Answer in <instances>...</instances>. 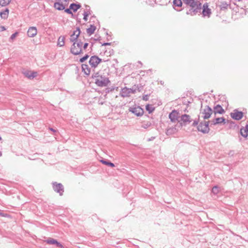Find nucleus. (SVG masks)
Segmentation results:
<instances>
[{
  "instance_id": "f257e3e1",
  "label": "nucleus",
  "mask_w": 248,
  "mask_h": 248,
  "mask_svg": "<svg viewBox=\"0 0 248 248\" xmlns=\"http://www.w3.org/2000/svg\"><path fill=\"white\" fill-rule=\"evenodd\" d=\"M185 3L190 6V8L186 12L187 15L194 16L201 12L202 3L198 0H184Z\"/></svg>"
},
{
  "instance_id": "f03ea898",
  "label": "nucleus",
  "mask_w": 248,
  "mask_h": 248,
  "mask_svg": "<svg viewBox=\"0 0 248 248\" xmlns=\"http://www.w3.org/2000/svg\"><path fill=\"white\" fill-rule=\"evenodd\" d=\"M92 78L94 79V82L99 87H106L110 82L108 78L101 72L94 73Z\"/></svg>"
},
{
  "instance_id": "7ed1b4c3",
  "label": "nucleus",
  "mask_w": 248,
  "mask_h": 248,
  "mask_svg": "<svg viewBox=\"0 0 248 248\" xmlns=\"http://www.w3.org/2000/svg\"><path fill=\"white\" fill-rule=\"evenodd\" d=\"M83 43L81 41H77L74 42L70 49L71 53L75 55H78L82 53V46Z\"/></svg>"
},
{
  "instance_id": "20e7f679",
  "label": "nucleus",
  "mask_w": 248,
  "mask_h": 248,
  "mask_svg": "<svg viewBox=\"0 0 248 248\" xmlns=\"http://www.w3.org/2000/svg\"><path fill=\"white\" fill-rule=\"evenodd\" d=\"M199 131L204 134L208 133L209 132L210 128L209 127V122L203 121L200 123L197 126Z\"/></svg>"
},
{
  "instance_id": "39448f33",
  "label": "nucleus",
  "mask_w": 248,
  "mask_h": 248,
  "mask_svg": "<svg viewBox=\"0 0 248 248\" xmlns=\"http://www.w3.org/2000/svg\"><path fill=\"white\" fill-rule=\"evenodd\" d=\"M101 62V59L97 56L94 55L90 58L89 62L91 68L95 69Z\"/></svg>"
},
{
  "instance_id": "423d86ee",
  "label": "nucleus",
  "mask_w": 248,
  "mask_h": 248,
  "mask_svg": "<svg viewBox=\"0 0 248 248\" xmlns=\"http://www.w3.org/2000/svg\"><path fill=\"white\" fill-rule=\"evenodd\" d=\"M212 113L213 110L208 106H206L203 109L201 110V114L203 115L202 117L204 119L209 118Z\"/></svg>"
},
{
  "instance_id": "0eeeda50",
  "label": "nucleus",
  "mask_w": 248,
  "mask_h": 248,
  "mask_svg": "<svg viewBox=\"0 0 248 248\" xmlns=\"http://www.w3.org/2000/svg\"><path fill=\"white\" fill-rule=\"evenodd\" d=\"M53 188L55 192L59 193L61 196L62 195L64 192L63 186L61 183H57L56 182L53 183Z\"/></svg>"
},
{
  "instance_id": "6e6552de",
  "label": "nucleus",
  "mask_w": 248,
  "mask_h": 248,
  "mask_svg": "<svg viewBox=\"0 0 248 248\" xmlns=\"http://www.w3.org/2000/svg\"><path fill=\"white\" fill-rule=\"evenodd\" d=\"M211 10L209 8V4L205 2L202 6V14L203 16L209 17L211 15Z\"/></svg>"
},
{
  "instance_id": "1a4fd4ad",
  "label": "nucleus",
  "mask_w": 248,
  "mask_h": 248,
  "mask_svg": "<svg viewBox=\"0 0 248 248\" xmlns=\"http://www.w3.org/2000/svg\"><path fill=\"white\" fill-rule=\"evenodd\" d=\"M229 5V3L223 0H218L216 2V6L219 8L220 11L226 10L228 9Z\"/></svg>"
},
{
  "instance_id": "9d476101",
  "label": "nucleus",
  "mask_w": 248,
  "mask_h": 248,
  "mask_svg": "<svg viewBox=\"0 0 248 248\" xmlns=\"http://www.w3.org/2000/svg\"><path fill=\"white\" fill-rule=\"evenodd\" d=\"M129 111L134 113L137 116H141L143 114V109L140 107H137L135 108H129Z\"/></svg>"
},
{
  "instance_id": "9b49d317",
  "label": "nucleus",
  "mask_w": 248,
  "mask_h": 248,
  "mask_svg": "<svg viewBox=\"0 0 248 248\" xmlns=\"http://www.w3.org/2000/svg\"><path fill=\"white\" fill-rule=\"evenodd\" d=\"M230 115L232 119L235 120H240L243 116V113L235 109L233 112L231 113Z\"/></svg>"
},
{
  "instance_id": "f8f14e48",
  "label": "nucleus",
  "mask_w": 248,
  "mask_h": 248,
  "mask_svg": "<svg viewBox=\"0 0 248 248\" xmlns=\"http://www.w3.org/2000/svg\"><path fill=\"white\" fill-rule=\"evenodd\" d=\"M45 242L49 245H55L57 247L59 248H64L63 246L60 243L52 238H48Z\"/></svg>"
},
{
  "instance_id": "ddd939ff",
  "label": "nucleus",
  "mask_w": 248,
  "mask_h": 248,
  "mask_svg": "<svg viewBox=\"0 0 248 248\" xmlns=\"http://www.w3.org/2000/svg\"><path fill=\"white\" fill-rule=\"evenodd\" d=\"M213 112L215 115H216L217 114H223L225 112V111L220 105H217L214 107Z\"/></svg>"
},
{
  "instance_id": "4468645a",
  "label": "nucleus",
  "mask_w": 248,
  "mask_h": 248,
  "mask_svg": "<svg viewBox=\"0 0 248 248\" xmlns=\"http://www.w3.org/2000/svg\"><path fill=\"white\" fill-rule=\"evenodd\" d=\"M37 33V29L35 27H31L29 28L27 31L28 36L29 37H34Z\"/></svg>"
},
{
  "instance_id": "2eb2a0df",
  "label": "nucleus",
  "mask_w": 248,
  "mask_h": 248,
  "mask_svg": "<svg viewBox=\"0 0 248 248\" xmlns=\"http://www.w3.org/2000/svg\"><path fill=\"white\" fill-rule=\"evenodd\" d=\"M120 94L121 96L124 97L129 96L130 94V88L124 87L122 89Z\"/></svg>"
},
{
  "instance_id": "dca6fc26",
  "label": "nucleus",
  "mask_w": 248,
  "mask_h": 248,
  "mask_svg": "<svg viewBox=\"0 0 248 248\" xmlns=\"http://www.w3.org/2000/svg\"><path fill=\"white\" fill-rule=\"evenodd\" d=\"M178 112L174 110L169 114V118L171 122H174L177 120Z\"/></svg>"
},
{
  "instance_id": "f3484780",
  "label": "nucleus",
  "mask_w": 248,
  "mask_h": 248,
  "mask_svg": "<svg viewBox=\"0 0 248 248\" xmlns=\"http://www.w3.org/2000/svg\"><path fill=\"white\" fill-rule=\"evenodd\" d=\"M225 119L223 117L217 118L214 119L212 121V124H213L214 125H216L217 124H221L222 123H225Z\"/></svg>"
},
{
  "instance_id": "a211bd4d",
  "label": "nucleus",
  "mask_w": 248,
  "mask_h": 248,
  "mask_svg": "<svg viewBox=\"0 0 248 248\" xmlns=\"http://www.w3.org/2000/svg\"><path fill=\"white\" fill-rule=\"evenodd\" d=\"M180 121L183 122L185 124H186L187 123H190V116L187 114L182 115L181 117Z\"/></svg>"
},
{
  "instance_id": "6ab92c4d",
  "label": "nucleus",
  "mask_w": 248,
  "mask_h": 248,
  "mask_svg": "<svg viewBox=\"0 0 248 248\" xmlns=\"http://www.w3.org/2000/svg\"><path fill=\"white\" fill-rule=\"evenodd\" d=\"M82 71L86 75H89L91 73V69L87 64H83L82 65Z\"/></svg>"
},
{
  "instance_id": "aec40b11",
  "label": "nucleus",
  "mask_w": 248,
  "mask_h": 248,
  "mask_svg": "<svg viewBox=\"0 0 248 248\" xmlns=\"http://www.w3.org/2000/svg\"><path fill=\"white\" fill-rule=\"evenodd\" d=\"M54 7L56 9L58 10H62L65 8V6L59 2H55L54 4Z\"/></svg>"
},
{
  "instance_id": "412c9836",
  "label": "nucleus",
  "mask_w": 248,
  "mask_h": 248,
  "mask_svg": "<svg viewBox=\"0 0 248 248\" xmlns=\"http://www.w3.org/2000/svg\"><path fill=\"white\" fill-rule=\"evenodd\" d=\"M96 30V27L94 25H91L90 27L87 29V32L89 35L93 34Z\"/></svg>"
},
{
  "instance_id": "4be33fe9",
  "label": "nucleus",
  "mask_w": 248,
  "mask_h": 248,
  "mask_svg": "<svg viewBox=\"0 0 248 248\" xmlns=\"http://www.w3.org/2000/svg\"><path fill=\"white\" fill-rule=\"evenodd\" d=\"M81 7L80 4H77L75 3H72L70 5V9L73 10L74 12H76L79 8Z\"/></svg>"
},
{
  "instance_id": "5701e85b",
  "label": "nucleus",
  "mask_w": 248,
  "mask_h": 248,
  "mask_svg": "<svg viewBox=\"0 0 248 248\" xmlns=\"http://www.w3.org/2000/svg\"><path fill=\"white\" fill-rule=\"evenodd\" d=\"M78 32L77 33V34L76 35V36H74V34H72L71 35V37L70 38L71 42L74 43V42H75V41L76 40H77V41H78L77 39L80 34V29L79 28H78Z\"/></svg>"
},
{
  "instance_id": "b1692460",
  "label": "nucleus",
  "mask_w": 248,
  "mask_h": 248,
  "mask_svg": "<svg viewBox=\"0 0 248 248\" xmlns=\"http://www.w3.org/2000/svg\"><path fill=\"white\" fill-rule=\"evenodd\" d=\"M9 9L6 8L4 11L0 13V16L3 19H6L9 14Z\"/></svg>"
},
{
  "instance_id": "393cba45",
  "label": "nucleus",
  "mask_w": 248,
  "mask_h": 248,
  "mask_svg": "<svg viewBox=\"0 0 248 248\" xmlns=\"http://www.w3.org/2000/svg\"><path fill=\"white\" fill-rule=\"evenodd\" d=\"M151 125V123L148 121H143L142 123L141 127L144 129H147Z\"/></svg>"
},
{
  "instance_id": "a878e982",
  "label": "nucleus",
  "mask_w": 248,
  "mask_h": 248,
  "mask_svg": "<svg viewBox=\"0 0 248 248\" xmlns=\"http://www.w3.org/2000/svg\"><path fill=\"white\" fill-rule=\"evenodd\" d=\"M64 45V37L61 36L59 38L58 41V45L60 46H62Z\"/></svg>"
},
{
  "instance_id": "bb28decb",
  "label": "nucleus",
  "mask_w": 248,
  "mask_h": 248,
  "mask_svg": "<svg viewBox=\"0 0 248 248\" xmlns=\"http://www.w3.org/2000/svg\"><path fill=\"white\" fill-rule=\"evenodd\" d=\"M12 0H0V5L5 6L8 5Z\"/></svg>"
},
{
  "instance_id": "cd10ccee",
  "label": "nucleus",
  "mask_w": 248,
  "mask_h": 248,
  "mask_svg": "<svg viewBox=\"0 0 248 248\" xmlns=\"http://www.w3.org/2000/svg\"><path fill=\"white\" fill-rule=\"evenodd\" d=\"M240 134L243 137H245V138H246L248 136V133L247 131H246V128H241L240 129Z\"/></svg>"
},
{
  "instance_id": "c85d7f7f",
  "label": "nucleus",
  "mask_w": 248,
  "mask_h": 248,
  "mask_svg": "<svg viewBox=\"0 0 248 248\" xmlns=\"http://www.w3.org/2000/svg\"><path fill=\"white\" fill-rule=\"evenodd\" d=\"M173 3L174 6L177 7H181L182 5V2L181 0H173Z\"/></svg>"
},
{
  "instance_id": "c756f323",
  "label": "nucleus",
  "mask_w": 248,
  "mask_h": 248,
  "mask_svg": "<svg viewBox=\"0 0 248 248\" xmlns=\"http://www.w3.org/2000/svg\"><path fill=\"white\" fill-rule=\"evenodd\" d=\"M101 162L103 163L104 164L107 165L108 166H110L111 167H114V164L110 162H108L106 160H102Z\"/></svg>"
},
{
  "instance_id": "7c9ffc66",
  "label": "nucleus",
  "mask_w": 248,
  "mask_h": 248,
  "mask_svg": "<svg viewBox=\"0 0 248 248\" xmlns=\"http://www.w3.org/2000/svg\"><path fill=\"white\" fill-rule=\"evenodd\" d=\"M146 109L149 113H152L155 109V108L150 105H147L146 106Z\"/></svg>"
},
{
  "instance_id": "2f4dec72",
  "label": "nucleus",
  "mask_w": 248,
  "mask_h": 248,
  "mask_svg": "<svg viewBox=\"0 0 248 248\" xmlns=\"http://www.w3.org/2000/svg\"><path fill=\"white\" fill-rule=\"evenodd\" d=\"M90 14V11H84V13H83V15H84V17H83V19L86 21L88 19L87 18V17L89 16V15Z\"/></svg>"
},
{
  "instance_id": "473e14b6",
  "label": "nucleus",
  "mask_w": 248,
  "mask_h": 248,
  "mask_svg": "<svg viewBox=\"0 0 248 248\" xmlns=\"http://www.w3.org/2000/svg\"><path fill=\"white\" fill-rule=\"evenodd\" d=\"M212 191L214 194H217L219 192V188L217 186H214L213 187Z\"/></svg>"
},
{
  "instance_id": "72a5a7b5",
  "label": "nucleus",
  "mask_w": 248,
  "mask_h": 248,
  "mask_svg": "<svg viewBox=\"0 0 248 248\" xmlns=\"http://www.w3.org/2000/svg\"><path fill=\"white\" fill-rule=\"evenodd\" d=\"M89 56L88 54L85 55L84 57L80 59L79 62H83L89 58Z\"/></svg>"
},
{
  "instance_id": "f704fd0d",
  "label": "nucleus",
  "mask_w": 248,
  "mask_h": 248,
  "mask_svg": "<svg viewBox=\"0 0 248 248\" xmlns=\"http://www.w3.org/2000/svg\"><path fill=\"white\" fill-rule=\"evenodd\" d=\"M37 73L36 72H31L30 76V79L36 77L37 76Z\"/></svg>"
},
{
  "instance_id": "c9c22d12",
  "label": "nucleus",
  "mask_w": 248,
  "mask_h": 248,
  "mask_svg": "<svg viewBox=\"0 0 248 248\" xmlns=\"http://www.w3.org/2000/svg\"><path fill=\"white\" fill-rule=\"evenodd\" d=\"M31 72L30 71H25L23 74L27 78H30V74H31Z\"/></svg>"
},
{
  "instance_id": "e433bc0d",
  "label": "nucleus",
  "mask_w": 248,
  "mask_h": 248,
  "mask_svg": "<svg viewBox=\"0 0 248 248\" xmlns=\"http://www.w3.org/2000/svg\"><path fill=\"white\" fill-rule=\"evenodd\" d=\"M149 95L146 94L143 96L142 99L145 101H147L149 99Z\"/></svg>"
},
{
  "instance_id": "4c0bfd02",
  "label": "nucleus",
  "mask_w": 248,
  "mask_h": 248,
  "mask_svg": "<svg viewBox=\"0 0 248 248\" xmlns=\"http://www.w3.org/2000/svg\"><path fill=\"white\" fill-rule=\"evenodd\" d=\"M17 32H16L14 33H13L10 37V39H12V40H13L16 37V36L17 35Z\"/></svg>"
},
{
  "instance_id": "58836bf2",
  "label": "nucleus",
  "mask_w": 248,
  "mask_h": 248,
  "mask_svg": "<svg viewBox=\"0 0 248 248\" xmlns=\"http://www.w3.org/2000/svg\"><path fill=\"white\" fill-rule=\"evenodd\" d=\"M71 9H70V8L69 9H66L65 10V12L66 13H68V14H72V12H71Z\"/></svg>"
},
{
  "instance_id": "ea45409f",
  "label": "nucleus",
  "mask_w": 248,
  "mask_h": 248,
  "mask_svg": "<svg viewBox=\"0 0 248 248\" xmlns=\"http://www.w3.org/2000/svg\"><path fill=\"white\" fill-rule=\"evenodd\" d=\"M198 124V121H194V122L193 123L192 125L193 126H196V125H197Z\"/></svg>"
},
{
  "instance_id": "a19ab883",
  "label": "nucleus",
  "mask_w": 248,
  "mask_h": 248,
  "mask_svg": "<svg viewBox=\"0 0 248 248\" xmlns=\"http://www.w3.org/2000/svg\"><path fill=\"white\" fill-rule=\"evenodd\" d=\"M78 32V28L77 29V30L74 31L72 34H74V36H76V35L77 34V33Z\"/></svg>"
},
{
  "instance_id": "79ce46f5",
  "label": "nucleus",
  "mask_w": 248,
  "mask_h": 248,
  "mask_svg": "<svg viewBox=\"0 0 248 248\" xmlns=\"http://www.w3.org/2000/svg\"><path fill=\"white\" fill-rule=\"evenodd\" d=\"M88 46V43H85L83 46V48L84 49H85Z\"/></svg>"
},
{
  "instance_id": "37998d69",
  "label": "nucleus",
  "mask_w": 248,
  "mask_h": 248,
  "mask_svg": "<svg viewBox=\"0 0 248 248\" xmlns=\"http://www.w3.org/2000/svg\"><path fill=\"white\" fill-rule=\"evenodd\" d=\"M90 11V7L89 6L86 5V9L84 10V11Z\"/></svg>"
},
{
  "instance_id": "c03bdc74",
  "label": "nucleus",
  "mask_w": 248,
  "mask_h": 248,
  "mask_svg": "<svg viewBox=\"0 0 248 248\" xmlns=\"http://www.w3.org/2000/svg\"><path fill=\"white\" fill-rule=\"evenodd\" d=\"M0 28L1 29V31H3L6 30V29L5 28V27L4 26H0Z\"/></svg>"
},
{
  "instance_id": "a18cd8bd",
  "label": "nucleus",
  "mask_w": 248,
  "mask_h": 248,
  "mask_svg": "<svg viewBox=\"0 0 248 248\" xmlns=\"http://www.w3.org/2000/svg\"><path fill=\"white\" fill-rule=\"evenodd\" d=\"M135 92V90H133L132 89L130 88V94L131 93H134Z\"/></svg>"
},
{
  "instance_id": "49530a36",
  "label": "nucleus",
  "mask_w": 248,
  "mask_h": 248,
  "mask_svg": "<svg viewBox=\"0 0 248 248\" xmlns=\"http://www.w3.org/2000/svg\"><path fill=\"white\" fill-rule=\"evenodd\" d=\"M109 45H110V43H104V44H102V46H106Z\"/></svg>"
},
{
  "instance_id": "de8ad7c7",
  "label": "nucleus",
  "mask_w": 248,
  "mask_h": 248,
  "mask_svg": "<svg viewBox=\"0 0 248 248\" xmlns=\"http://www.w3.org/2000/svg\"><path fill=\"white\" fill-rule=\"evenodd\" d=\"M49 129L53 132H56V130L52 128H49Z\"/></svg>"
},
{
  "instance_id": "09e8293b",
  "label": "nucleus",
  "mask_w": 248,
  "mask_h": 248,
  "mask_svg": "<svg viewBox=\"0 0 248 248\" xmlns=\"http://www.w3.org/2000/svg\"><path fill=\"white\" fill-rule=\"evenodd\" d=\"M0 215L1 216H4V215L2 213V211L0 210Z\"/></svg>"
},
{
  "instance_id": "8fccbe9b",
  "label": "nucleus",
  "mask_w": 248,
  "mask_h": 248,
  "mask_svg": "<svg viewBox=\"0 0 248 248\" xmlns=\"http://www.w3.org/2000/svg\"><path fill=\"white\" fill-rule=\"evenodd\" d=\"M138 62L140 63V64H142L141 62H140V61H139Z\"/></svg>"
},
{
  "instance_id": "3c124183",
  "label": "nucleus",
  "mask_w": 248,
  "mask_h": 248,
  "mask_svg": "<svg viewBox=\"0 0 248 248\" xmlns=\"http://www.w3.org/2000/svg\"><path fill=\"white\" fill-rule=\"evenodd\" d=\"M1 140V137L0 136V140Z\"/></svg>"
}]
</instances>
